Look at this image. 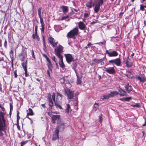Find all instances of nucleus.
I'll list each match as a JSON object with an SVG mask.
<instances>
[{"instance_id": "f257e3e1", "label": "nucleus", "mask_w": 146, "mask_h": 146, "mask_svg": "<svg viewBox=\"0 0 146 146\" xmlns=\"http://www.w3.org/2000/svg\"><path fill=\"white\" fill-rule=\"evenodd\" d=\"M4 116L3 113H0V136H1L3 135L2 131H3L5 133H6L7 129Z\"/></svg>"}, {"instance_id": "f03ea898", "label": "nucleus", "mask_w": 146, "mask_h": 146, "mask_svg": "<svg viewBox=\"0 0 146 146\" xmlns=\"http://www.w3.org/2000/svg\"><path fill=\"white\" fill-rule=\"evenodd\" d=\"M79 34V30L78 27L74 28L73 29L68 32L67 35V37L72 38L74 39L76 38L75 36Z\"/></svg>"}, {"instance_id": "7ed1b4c3", "label": "nucleus", "mask_w": 146, "mask_h": 146, "mask_svg": "<svg viewBox=\"0 0 146 146\" xmlns=\"http://www.w3.org/2000/svg\"><path fill=\"white\" fill-rule=\"evenodd\" d=\"M63 48L61 45H59L58 47L54 49L55 55L58 58L63 56L61 53L63 52Z\"/></svg>"}, {"instance_id": "20e7f679", "label": "nucleus", "mask_w": 146, "mask_h": 146, "mask_svg": "<svg viewBox=\"0 0 146 146\" xmlns=\"http://www.w3.org/2000/svg\"><path fill=\"white\" fill-rule=\"evenodd\" d=\"M63 92L67 96L68 98L70 99H72L74 97V91L70 89H64Z\"/></svg>"}, {"instance_id": "39448f33", "label": "nucleus", "mask_w": 146, "mask_h": 146, "mask_svg": "<svg viewBox=\"0 0 146 146\" xmlns=\"http://www.w3.org/2000/svg\"><path fill=\"white\" fill-rule=\"evenodd\" d=\"M95 5L94 11L95 13H98L100 10V7L104 3L103 0H99Z\"/></svg>"}, {"instance_id": "423d86ee", "label": "nucleus", "mask_w": 146, "mask_h": 146, "mask_svg": "<svg viewBox=\"0 0 146 146\" xmlns=\"http://www.w3.org/2000/svg\"><path fill=\"white\" fill-rule=\"evenodd\" d=\"M106 60L107 58L106 56H104L103 58L99 59L93 58L92 59V61L93 62L92 63L93 64H98L102 62L101 64L103 65L104 64V62L106 61Z\"/></svg>"}, {"instance_id": "0eeeda50", "label": "nucleus", "mask_w": 146, "mask_h": 146, "mask_svg": "<svg viewBox=\"0 0 146 146\" xmlns=\"http://www.w3.org/2000/svg\"><path fill=\"white\" fill-rule=\"evenodd\" d=\"M106 53L110 57H116L118 55V53L116 51L113 50L112 49L106 50Z\"/></svg>"}, {"instance_id": "6e6552de", "label": "nucleus", "mask_w": 146, "mask_h": 146, "mask_svg": "<svg viewBox=\"0 0 146 146\" xmlns=\"http://www.w3.org/2000/svg\"><path fill=\"white\" fill-rule=\"evenodd\" d=\"M99 0H89L86 4L87 7L91 8L94 6L95 4L98 2Z\"/></svg>"}, {"instance_id": "1a4fd4ad", "label": "nucleus", "mask_w": 146, "mask_h": 146, "mask_svg": "<svg viewBox=\"0 0 146 146\" xmlns=\"http://www.w3.org/2000/svg\"><path fill=\"white\" fill-rule=\"evenodd\" d=\"M109 63L112 64H115L117 66H120L121 62L120 58H118L115 59L110 60L109 61Z\"/></svg>"}, {"instance_id": "9d476101", "label": "nucleus", "mask_w": 146, "mask_h": 146, "mask_svg": "<svg viewBox=\"0 0 146 146\" xmlns=\"http://www.w3.org/2000/svg\"><path fill=\"white\" fill-rule=\"evenodd\" d=\"M27 51L24 49L22 48L21 53L19 55V57L20 60L21 61H24V60L27 58Z\"/></svg>"}, {"instance_id": "9b49d317", "label": "nucleus", "mask_w": 146, "mask_h": 146, "mask_svg": "<svg viewBox=\"0 0 146 146\" xmlns=\"http://www.w3.org/2000/svg\"><path fill=\"white\" fill-rule=\"evenodd\" d=\"M58 125L56 127V129H58L59 131H63L65 128V123L63 121H60L57 122Z\"/></svg>"}, {"instance_id": "f8f14e48", "label": "nucleus", "mask_w": 146, "mask_h": 146, "mask_svg": "<svg viewBox=\"0 0 146 146\" xmlns=\"http://www.w3.org/2000/svg\"><path fill=\"white\" fill-rule=\"evenodd\" d=\"M65 57L66 62L68 64H70L71 62L74 60L72 55L70 54H64Z\"/></svg>"}, {"instance_id": "ddd939ff", "label": "nucleus", "mask_w": 146, "mask_h": 146, "mask_svg": "<svg viewBox=\"0 0 146 146\" xmlns=\"http://www.w3.org/2000/svg\"><path fill=\"white\" fill-rule=\"evenodd\" d=\"M48 39L50 44L52 45L53 47H56L57 46L58 42H56V40L54 38L50 36L48 37Z\"/></svg>"}, {"instance_id": "4468645a", "label": "nucleus", "mask_w": 146, "mask_h": 146, "mask_svg": "<svg viewBox=\"0 0 146 146\" xmlns=\"http://www.w3.org/2000/svg\"><path fill=\"white\" fill-rule=\"evenodd\" d=\"M105 71L110 74H113L115 73V70L114 67L109 68L104 67Z\"/></svg>"}, {"instance_id": "2eb2a0df", "label": "nucleus", "mask_w": 146, "mask_h": 146, "mask_svg": "<svg viewBox=\"0 0 146 146\" xmlns=\"http://www.w3.org/2000/svg\"><path fill=\"white\" fill-rule=\"evenodd\" d=\"M59 131L58 129H56L53 134L52 139L53 141H55L59 139L58 134Z\"/></svg>"}, {"instance_id": "dca6fc26", "label": "nucleus", "mask_w": 146, "mask_h": 146, "mask_svg": "<svg viewBox=\"0 0 146 146\" xmlns=\"http://www.w3.org/2000/svg\"><path fill=\"white\" fill-rule=\"evenodd\" d=\"M63 57L62 56L58 58L59 59V64L60 66L63 69L65 67V65L63 62Z\"/></svg>"}, {"instance_id": "f3484780", "label": "nucleus", "mask_w": 146, "mask_h": 146, "mask_svg": "<svg viewBox=\"0 0 146 146\" xmlns=\"http://www.w3.org/2000/svg\"><path fill=\"white\" fill-rule=\"evenodd\" d=\"M78 26L79 28L82 30H84L85 29L86 26L83 22L80 21L79 22L78 24Z\"/></svg>"}, {"instance_id": "a211bd4d", "label": "nucleus", "mask_w": 146, "mask_h": 146, "mask_svg": "<svg viewBox=\"0 0 146 146\" xmlns=\"http://www.w3.org/2000/svg\"><path fill=\"white\" fill-rule=\"evenodd\" d=\"M48 105L50 107H52L53 106V103L51 97V95L50 94H49L48 96Z\"/></svg>"}, {"instance_id": "6ab92c4d", "label": "nucleus", "mask_w": 146, "mask_h": 146, "mask_svg": "<svg viewBox=\"0 0 146 146\" xmlns=\"http://www.w3.org/2000/svg\"><path fill=\"white\" fill-rule=\"evenodd\" d=\"M118 91L120 92V93H119V95L121 96L127 95L126 92L121 88H119L118 89Z\"/></svg>"}, {"instance_id": "aec40b11", "label": "nucleus", "mask_w": 146, "mask_h": 146, "mask_svg": "<svg viewBox=\"0 0 146 146\" xmlns=\"http://www.w3.org/2000/svg\"><path fill=\"white\" fill-rule=\"evenodd\" d=\"M119 94V93L117 91H113L110 92V94H108L109 98L113 97L115 95H117Z\"/></svg>"}, {"instance_id": "412c9836", "label": "nucleus", "mask_w": 146, "mask_h": 146, "mask_svg": "<svg viewBox=\"0 0 146 146\" xmlns=\"http://www.w3.org/2000/svg\"><path fill=\"white\" fill-rule=\"evenodd\" d=\"M129 87H132L131 85H129V83L124 86V88H125L126 90L127 91L128 93H130L131 91H132L133 88H130Z\"/></svg>"}, {"instance_id": "4be33fe9", "label": "nucleus", "mask_w": 146, "mask_h": 146, "mask_svg": "<svg viewBox=\"0 0 146 146\" xmlns=\"http://www.w3.org/2000/svg\"><path fill=\"white\" fill-rule=\"evenodd\" d=\"M42 9V8L41 7H39L38 9V15L39 17V18L40 19V21L43 20V19L42 17L41 16V10Z\"/></svg>"}, {"instance_id": "5701e85b", "label": "nucleus", "mask_w": 146, "mask_h": 146, "mask_svg": "<svg viewBox=\"0 0 146 146\" xmlns=\"http://www.w3.org/2000/svg\"><path fill=\"white\" fill-rule=\"evenodd\" d=\"M63 12L64 14H65L68 12V6H62L61 7Z\"/></svg>"}, {"instance_id": "b1692460", "label": "nucleus", "mask_w": 146, "mask_h": 146, "mask_svg": "<svg viewBox=\"0 0 146 146\" xmlns=\"http://www.w3.org/2000/svg\"><path fill=\"white\" fill-rule=\"evenodd\" d=\"M73 62L71 65L72 68L74 70L75 73H77V72L76 69V67L77 66V64L76 62H74V60L73 61Z\"/></svg>"}, {"instance_id": "393cba45", "label": "nucleus", "mask_w": 146, "mask_h": 146, "mask_svg": "<svg viewBox=\"0 0 146 146\" xmlns=\"http://www.w3.org/2000/svg\"><path fill=\"white\" fill-rule=\"evenodd\" d=\"M137 79L139 80L140 82L144 83L146 80V79L145 78V75L143 74V77H140L138 76L137 77Z\"/></svg>"}, {"instance_id": "a878e982", "label": "nucleus", "mask_w": 146, "mask_h": 146, "mask_svg": "<svg viewBox=\"0 0 146 146\" xmlns=\"http://www.w3.org/2000/svg\"><path fill=\"white\" fill-rule=\"evenodd\" d=\"M47 61L48 62V63L47 64V66L48 67V69H49L50 70L52 71V69L51 68H52L53 66H52V64L51 63V62L49 58H47Z\"/></svg>"}, {"instance_id": "bb28decb", "label": "nucleus", "mask_w": 146, "mask_h": 146, "mask_svg": "<svg viewBox=\"0 0 146 146\" xmlns=\"http://www.w3.org/2000/svg\"><path fill=\"white\" fill-rule=\"evenodd\" d=\"M61 101H58V100H56V101L54 102L55 105L57 108H58L60 109H62V108L60 106V104Z\"/></svg>"}, {"instance_id": "cd10ccee", "label": "nucleus", "mask_w": 146, "mask_h": 146, "mask_svg": "<svg viewBox=\"0 0 146 146\" xmlns=\"http://www.w3.org/2000/svg\"><path fill=\"white\" fill-rule=\"evenodd\" d=\"M64 85L66 88L68 89L71 86V85L68 80H66Z\"/></svg>"}, {"instance_id": "c85d7f7f", "label": "nucleus", "mask_w": 146, "mask_h": 146, "mask_svg": "<svg viewBox=\"0 0 146 146\" xmlns=\"http://www.w3.org/2000/svg\"><path fill=\"white\" fill-rule=\"evenodd\" d=\"M28 59L27 58L25 62H23L22 64V66H23V68L24 70L27 69V62Z\"/></svg>"}, {"instance_id": "c756f323", "label": "nucleus", "mask_w": 146, "mask_h": 146, "mask_svg": "<svg viewBox=\"0 0 146 146\" xmlns=\"http://www.w3.org/2000/svg\"><path fill=\"white\" fill-rule=\"evenodd\" d=\"M40 23L41 24V32L43 33L44 29V24L43 22V20L40 21Z\"/></svg>"}, {"instance_id": "7c9ffc66", "label": "nucleus", "mask_w": 146, "mask_h": 146, "mask_svg": "<svg viewBox=\"0 0 146 146\" xmlns=\"http://www.w3.org/2000/svg\"><path fill=\"white\" fill-rule=\"evenodd\" d=\"M60 117V116L59 115H53L52 117V119H53L54 120H58Z\"/></svg>"}, {"instance_id": "2f4dec72", "label": "nucleus", "mask_w": 146, "mask_h": 146, "mask_svg": "<svg viewBox=\"0 0 146 146\" xmlns=\"http://www.w3.org/2000/svg\"><path fill=\"white\" fill-rule=\"evenodd\" d=\"M56 100H59L58 99H60V100L61 101H62V95L59 93H57L56 94Z\"/></svg>"}, {"instance_id": "473e14b6", "label": "nucleus", "mask_w": 146, "mask_h": 146, "mask_svg": "<svg viewBox=\"0 0 146 146\" xmlns=\"http://www.w3.org/2000/svg\"><path fill=\"white\" fill-rule=\"evenodd\" d=\"M32 37L33 39L36 38L38 41L40 40V38L37 34V33H36V34L35 33V34H33L32 35Z\"/></svg>"}, {"instance_id": "72a5a7b5", "label": "nucleus", "mask_w": 146, "mask_h": 146, "mask_svg": "<svg viewBox=\"0 0 146 146\" xmlns=\"http://www.w3.org/2000/svg\"><path fill=\"white\" fill-rule=\"evenodd\" d=\"M58 79L61 83L64 84L65 83L66 80H65L64 78L63 77H62L61 78L59 77L58 78Z\"/></svg>"}, {"instance_id": "f704fd0d", "label": "nucleus", "mask_w": 146, "mask_h": 146, "mask_svg": "<svg viewBox=\"0 0 146 146\" xmlns=\"http://www.w3.org/2000/svg\"><path fill=\"white\" fill-rule=\"evenodd\" d=\"M76 75L77 76V84H80L81 83V80H80V78L79 75L78 73H76Z\"/></svg>"}, {"instance_id": "c9c22d12", "label": "nucleus", "mask_w": 146, "mask_h": 146, "mask_svg": "<svg viewBox=\"0 0 146 146\" xmlns=\"http://www.w3.org/2000/svg\"><path fill=\"white\" fill-rule=\"evenodd\" d=\"M13 52L12 50H11L10 52V57L11 58V64L13 63V62L14 58H13Z\"/></svg>"}, {"instance_id": "e433bc0d", "label": "nucleus", "mask_w": 146, "mask_h": 146, "mask_svg": "<svg viewBox=\"0 0 146 146\" xmlns=\"http://www.w3.org/2000/svg\"><path fill=\"white\" fill-rule=\"evenodd\" d=\"M29 112L27 113V115H33L34 114L32 110L30 108L29 109Z\"/></svg>"}, {"instance_id": "4c0bfd02", "label": "nucleus", "mask_w": 146, "mask_h": 146, "mask_svg": "<svg viewBox=\"0 0 146 146\" xmlns=\"http://www.w3.org/2000/svg\"><path fill=\"white\" fill-rule=\"evenodd\" d=\"M66 105L67 108L65 110V111L67 113H68L69 112V110L70 108V106L68 104H66Z\"/></svg>"}, {"instance_id": "58836bf2", "label": "nucleus", "mask_w": 146, "mask_h": 146, "mask_svg": "<svg viewBox=\"0 0 146 146\" xmlns=\"http://www.w3.org/2000/svg\"><path fill=\"white\" fill-rule=\"evenodd\" d=\"M109 98L108 94H106L102 96V97L101 99L102 100L107 99L108 100Z\"/></svg>"}, {"instance_id": "ea45409f", "label": "nucleus", "mask_w": 146, "mask_h": 146, "mask_svg": "<svg viewBox=\"0 0 146 146\" xmlns=\"http://www.w3.org/2000/svg\"><path fill=\"white\" fill-rule=\"evenodd\" d=\"M131 97H127L126 98H122L121 100H123L125 101H129L131 99Z\"/></svg>"}, {"instance_id": "a19ab883", "label": "nucleus", "mask_w": 146, "mask_h": 146, "mask_svg": "<svg viewBox=\"0 0 146 146\" xmlns=\"http://www.w3.org/2000/svg\"><path fill=\"white\" fill-rule=\"evenodd\" d=\"M55 94L54 93H53L52 96V98L54 102L56 101L55 100Z\"/></svg>"}, {"instance_id": "79ce46f5", "label": "nucleus", "mask_w": 146, "mask_h": 146, "mask_svg": "<svg viewBox=\"0 0 146 146\" xmlns=\"http://www.w3.org/2000/svg\"><path fill=\"white\" fill-rule=\"evenodd\" d=\"M125 64H126V66L127 67H130L131 66V65H130V62L128 61V60H126V62H125Z\"/></svg>"}, {"instance_id": "37998d69", "label": "nucleus", "mask_w": 146, "mask_h": 146, "mask_svg": "<svg viewBox=\"0 0 146 146\" xmlns=\"http://www.w3.org/2000/svg\"><path fill=\"white\" fill-rule=\"evenodd\" d=\"M132 106L133 107H136L137 108H139L140 107V106L138 104H135L132 105Z\"/></svg>"}, {"instance_id": "c03bdc74", "label": "nucleus", "mask_w": 146, "mask_h": 146, "mask_svg": "<svg viewBox=\"0 0 146 146\" xmlns=\"http://www.w3.org/2000/svg\"><path fill=\"white\" fill-rule=\"evenodd\" d=\"M28 142V140H27L25 141L21 142V145L22 146H23L25 145Z\"/></svg>"}, {"instance_id": "a18cd8bd", "label": "nucleus", "mask_w": 146, "mask_h": 146, "mask_svg": "<svg viewBox=\"0 0 146 146\" xmlns=\"http://www.w3.org/2000/svg\"><path fill=\"white\" fill-rule=\"evenodd\" d=\"M2 64L3 66L5 67L7 65V62L5 61H3L2 62Z\"/></svg>"}, {"instance_id": "49530a36", "label": "nucleus", "mask_w": 146, "mask_h": 146, "mask_svg": "<svg viewBox=\"0 0 146 146\" xmlns=\"http://www.w3.org/2000/svg\"><path fill=\"white\" fill-rule=\"evenodd\" d=\"M42 40H43V44L44 45V47H45L46 46V44H45V41L44 37L43 35L42 36Z\"/></svg>"}, {"instance_id": "de8ad7c7", "label": "nucleus", "mask_w": 146, "mask_h": 146, "mask_svg": "<svg viewBox=\"0 0 146 146\" xmlns=\"http://www.w3.org/2000/svg\"><path fill=\"white\" fill-rule=\"evenodd\" d=\"M91 45V43L90 42H89L87 46H85L84 47V48H85L86 49H87L88 48H89L90 46Z\"/></svg>"}, {"instance_id": "09e8293b", "label": "nucleus", "mask_w": 146, "mask_h": 146, "mask_svg": "<svg viewBox=\"0 0 146 146\" xmlns=\"http://www.w3.org/2000/svg\"><path fill=\"white\" fill-rule=\"evenodd\" d=\"M17 70H15V71H14V72H13L14 75L15 76V78H17V77L18 76V75L17 74Z\"/></svg>"}, {"instance_id": "8fccbe9b", "label": "nucleus", "mask_w": 146, "mask_h": 146, "mask_svg": "<svg viewBox=\"0 0 146 146\" xmlns=\"http://www.w3.org/2000/svg\"><path fill=\"white\" fill-rule=\"evenodd\" d=\"M25 71V76L26 77H28L29 76V74L27 73V69L24 70Z\"/></svg>"}, {"instance_id": "3c124183", "label": "nucleus", "mask_w": 146, "mask_h": 146, "mask_svg": "<svg viewBox=\"0 0 146 146\" xmlns=\"http://www.w3.org/2000/svg\"><path fill=\"white\" fill-rule=\"evenodd\" d=\"M102 114H100L99 116V118L100 119L99 121L100 123H101L102 121Z\"/></svg>"}, {"instance_id": "603ef678", "label": "nucleus", "mask_w": 146, "mask_h": 146, "mask_svg": "<svg viewBox=\"0 0 146 146\" xmlns=\"http://www.w3.org/2000/svg\"><path fill=\"white\" fill-rule=\"evenodd\" d=\"M140 9L141 10L143 11L144 10H145L144 7V6L143 5H140Z\"/></svg>"}, {"instance_id": "864d4df0", "label": "nucleus", "mask_w": 146, "mask_h": 146, "mask_svg": "<svg viewBox=\"0 0 146 146\" xmlns=\"http://www.w3.org/2000/svg\"><path fill=\"white\" fill-rule=\"evenodd\" d=\"M89 16V14L87 13H86L84 14V17L86 18L87 17H88Z\"/></svg>"}, {"instance_id": "5fc2aeb1", "label": "nucleus", "mask_w": 146, "mask_h": 146, "mask_svg": "<svg viewBox=\"0 0 146 146\" xmlns=\"http://www.w3.org/2000/svg\"><path fill=\"white\" fill-rule=\"evenodd\" d=\"M32 55L33 57L35 59V56L34 54V51L33 50V49L32 50Z\"/></svg>"}, {"instance_id": "6e6d98bb", "label": "nucleus", "mask_w": 146, "mask_h": 146, "mask_svg": "<svg viewBox=\"0 0 146 146\" xmlns=\"http://www.w3.org/2000/svg\"><path fill=\"white\" fill-rule=\"evenodd\" d=\"M52 59L55 62H56V61L57 59H56V58L54 56H53L52 57Z\"/></svg>"}, {"instance_id": "4d7b16f0", "label": "nucleus", "mask_w": 146, "mask_h": 146, "mask_svg": "<svg viewBox=\"0 0 146 146\" xmlns=\"http://www.w3.org/2000/svg\"><path fill=\"white\" fill-rule=\"evenodd\" d=\"M7 41L6 40V39H5V42L4 43V46H5V47L7 48Z\"/></svg>"}, {"instance_id": "13d9d810", "label": "nucleus", "mask_w": 146, "mask_h": 146, "mask_svg": "<svg viewBox=\"0 0 146 146\" xmlns=\"http://www.w3.org/2000/svg\"><path fill=\"white\" fill-rule=\"evenodd\" d=\"M0 108H1L2 110V111H4L5 109L3 106H2V105L1 104H0Z\"/></svg>"}, {"instance_id": "bf43d9fd", "label": "nucleus", "mask_w": 146, "mask_h": 146, "mask_svg": "<svg viewBox=\"0 0 146 146\" xmlns=\"http://www.w3.org/2000/svg\"><path fill=\"white\" fill-rule=\"evenodd\" d=\"M68 17V16H66L62 17L61 19V21H62L65 19H67Z\"/></svg>"}, {"instance_id": "052dcab7", "label": "nucleus", "mask_w": 146, "mask_h": 146, "mask_svg": "<svg viewBox=\"0 0 146 146\" xmlns=\"http://www.w3.org/2000/svg\"><path fill=\"white\" fill-rule=\"evenodd\" d=\"M143 119L145 120V123H144L142 125V126H144L146 125V118L145 117H143Z\"/></svg>"}, {"instance_id": "680f3d73", "label": "nucleus", "mask_w": 146, "mask_h": 146, "mask_svg": "<svg viewBox=\"0 0 146 146\" xmlns=\"http://www.w3.org/2000/svg\"><path fill=\"white\" fill-rule=\"evenodd\" d=\"M13 106L12 105L11 103L10 104V110H12L13 109Z\"/></svg>"}, {"instance_id": "e2e57ef3", "label": "nucleus", "mask_w": 146, "mask_h": 146, "mask_svg": "<svg viewBox=\"0 0 146 146\" xmlns=\"http://www.w3.org/2000/svg\"><path fill=\"white\" fill-rule=\"evenodd\" d=\"M38 28V26L37 25L35 26V33L36 34V33H37V29Z\"/></svg>"}, {"instance_id": "0e129e2a", "label": "nucleus", "mask_w": 146, "mask_h": 146, "mask_svg": "<svg viewBox=\"0 0 146 146\" xmlns=\"http://www.w3.org/2000/svg\"><path fill=\"white\" fill-rule=\"evenodd\" d=\"M47 74L48 75V76L50 78V72H49V71L48 70H47Z\"/></svg>"}, {"instance_id": "69168bd1", "label": "nucleus", "mask_w": 146, "mask_h": 146, "mask_svg": "<svg viewBox=\"0 0 146 146\" xmlns=\"http://www.w3.org/2000/svg\"><path fill=\"white\" fill-rule=\"evenodd\" d=\"M98 106V104L96 103L94 104V107L96 108V107Z\"/></svg>"}, {"instance_id": "338daca9", "label": "nucleus", "mask_w": 146, "mask_h": 146, "mask_svg": "<svg viewBox=\"0 0 146 146\" xmlns=\"http://www.w3.org/2000/svg\"><path fill=\"white\" fill-rule=\"evenodd\" d=\"M123 14V12H121L120 14H119V16L120 17H121L122 16V15Z\"/></svg>"}, {"instance_id": "774afa93", "label": "nucleus", "mask_w": 146, "mask_h": 146, "mask_svg": "<svg viewBox=\"0 0 146 146\" xmlns=\"http://www.w3.org/2000/svg\"><path fill=\"white\" fill-rule=\"evenodd\" d=\"M17 128L19 130H20V126L18 124H17Z\"/></svg>"}]
</instances>
